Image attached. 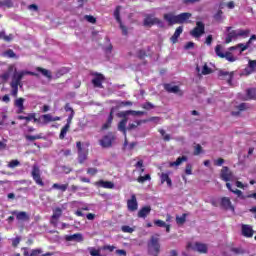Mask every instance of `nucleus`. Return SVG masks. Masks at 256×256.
I'll use <instances>...</instances> for the list:
<instances>
[{
  "mask_svg": "<svg viewBox=\"0 0 256 256\" xmlns=\"http://www.w3.org/2000/svg\"><path fill=\"white\" fill-rule=\"evenodd\" d=\"M37 71L39 72V73H42V75H44V77H48V78H50L51 77V72H49V70H47V69H43V68H37Z\"/></svg>",
  "mask_w": 256,
  "mask_h": 256,
  "instance_id": "obj_42",
  "label": "nucleus"
},
{
  "mask_svg": "<svg viewBox=\"0 0 256 256\" xmlns=\"http://www.w3.org/2000/svg\"><path fill=\"white\" fill-rule=\"evenodd\" d=\"M41 135H26L27 141H37V139H41Z\"/></svg>",
  "mask_w": 256,
  "mask_h": 256,
  "instance_id": "obj_45",
  "label": "nucleus"
},
{
  "mask_svg": "<svg viewBox=\"0 0 256 256\" xmlns=\"http://www.w3.org/2000/svg\"><path fill=\"white\" fill-rule=\"evenodd\" d=\"M251 35V30L249 29H236L232 30V27H226V38L225 43L229 45L232 41H237V39H247Z\"/></svg>",
  "mask_w": 256,
  "mask_h": 256,
  "instance_id": "obj_1",
  "label": "nucleus"
},
{
  "mask_svg": "<svg viewBox=\"0 0 256 256\" xmlns=\"http://www.w3.org/2000/svg\"><path fill=\"white\" fill-rule=\"evenodd\" d=\"M221 178L223 181H237V178L233 175V173L229 170L228 167L224 166L221 171Z\"/></svg>",
  "mask_w": 256,
  "mask_h": 256,
  "instance_id": "obj_11",
  "label": "nucleus"
},
{
  "mask_svg": "<svg viewBox=\"0 0 256 256\" xmlns=\"http://www.w3.org/2000/svg\"><path fill=\"white\" fill-rule=\"evenodd\" d=\"M148 251L152 253V255H159L161 251V244L159 243V235L152 236L150 241L148 242Z\"/></svg>",
  "mask_w": 256,
  "mask_h": 256,
  "instance_id": "obj_3",
  "label": "nucleus"
},
{
  "mask_svg": "<svg viewBox=\"0 0 256 256\" xmlns=\"http://www.w3.org/2000/svg\"><path fill=\"white\" fill-rule=\"evenodd\" d=\"M161 183H167L168 187H171L173 185V182L171 181V178H169V174L167 173H162L160 176Z\"/></svg>",
  "mask_w": 256,
  "mask_h": 256,
  "instance_id": "obj_31",
  "label": "nucleus"
},
{
  "mask_svg": "<svg viewBox=\"0 0 256 256\" xmlns=\"http://www.w3.org/2000/svg\"><path fill=\"white\" fill-rule=\"evenodd\" d=\"M8 167L10 169H15V167H19V161L18 160L10 161V163L8 164Z\"/></svg>",
  "mask_w": 256,
  "mask_h": 256,
  "instance_id": "obj_46",
  "label": "nucleus"
},
{
  "mask_svg": "<svg viewBox=\"0 0 256 256\" xmlns=\"http://www.w3.org/2000/svg\"><path fill=\"white\" fill-rule=\"evenodd\" d=\"M202 75H209L211 74V68H209V66H207V64H204L203 68H202Z\"/></svg>",
  "mask_w": 256,
  "mask_h": 256,
  "instance_id": "obj_43",
  "label": "nucleus"
},
{
  "mask_svg": "<svg viewBox=\"0 0 256 256\" xmlns=\"http://www.w3.org/2000/svg\"><path fill=\"white\" fill-rule=\"evenodd\" d=\"M97 172H98V170H97V168H88L87 169V174L88 175H97Z\"/></svg>",
  "mask_w": 256,
  "mask_h": 256,
  "instance_id": "obj_58",
  "label": "nucleus"
},
{
  "mask_svg": "<svg viewBox=\"0 0 256 256\" xmlns=\"http://www.w3.org/2000/svg\"><path fill=\"white\" fill-rule=\"evenodd\" d=\"M73 117H75V112L70 113V115L67 118V123L68 127H71V122L73 121Z\"/></svg>",
  "mask_w": 256,
  "mask_h": 256,
  "instance_id": "obj_51",
  "label": "nucleus"
},
{
  "mask_svg": "<svg viewBox=\"0 0 256 256\" xmlns=\"http://www.w3.org/2000/svg\"><path fill=\"white\" fill-rule=\"evenodd\" d=\"M32 178L35 181L36 185H40V187H43L45 183L41 179V170H39V166L34 165L32 168Z\"/></svg>",
  "mask_w": 256,
  "mask_h": 256,
  "instance_id": "obj_9",
  "label": "nucleus"
},
{
  "mask_svg": "<svg viewBox=\"0 0 256 256\" xmlns=\"http://www.w3.org/2000/svg\"><path fill=\"white\" fill-rule=\"evenodd\" d=\"M25 75H35V72L31 71H15L12 77V82H11V95L13 97H17V93L19 92V85H21V80Z\"/></svg>",
  "mask_w": 256,
  "mask_h": 256,
  "instance_id": "obj_2",
  "label": "nucleus"
},
{
  "mask_svg": "<svg viewBox=\"0 0 256 256\" xmlns=\"http://www.w3.org/2000/svg\"><path fill=\"white\" fill-rule=\"evenodd\" d=\"M21 243V237L17 236L16 238L12 239V245L13 247H17Z\"/></svg>",
  "mask_w": 256,
  "mask_h": 256,
  "instance_id": "obj_57",
  "label": "nucleus"
},
{
  "mask_svg": "<svg viewBox=\"0 0 256 256\" xmlns=\"http://www.w3.org/2000/svg\"><path fill=\"white\" fill-rule=\"evenodd\" d=\"M235 185L238 189H245L246 187H249L248 184H243L241 181H236Z\"/></svg>",
  "mask_w": 256,
  "mask_h": 256,
  "instance_id": "obj_55",
  "label": "nucleus"
},
{
  "mask_svg": "<svg viewBox=\"0 0 256 256\" xmlns=\"http://www.w3.org/2000/svg\"><path fill=\"white\" fill-rule=\"evenodd\" d=\"M111 123H113V111L110 112L108 122L102 126V129H109V127H111Z\"/></svg>",
  "mask_w": 256,
  "mask_h": 256,
  "instance_id": "obj_39",
  "label": "nucleus"
},
{
  "mask_svg": "<svg viewBox=\"0 0 256 256\" xmlns=\"http://www.w3.org/2000/svg\"><path fill=\"white\" fill-rule=\"evenodd\" d=\"M84 19H86V21H88V23H96V19L95 17L91 16V15H86L84 16Z\"/></svg>",
  "mask_w": 256,
  "mask_h": 256,
  "instance_id": "obj_53",
  "label": "nucleus"
},
{
  "mask_svg": "<svg viewBox=\"0 0 256 256\" xmlns=\"http://www.w3.org/2000/svg\"><path fill=\"white\" fill-rule=\"evenodd\" d=\"M205 33V24L203 22L198 21L196 22V27L190 32V35L192 37H195L196 39H199L201 35Z\"/></svg>",
  "mask_w": 256,
  "mask_h": 256,
  "instance_id": "obj_7",
  "label": "nucleus"
},
{
  "mask_svg": "<svg viewBox=\"0 0 256 256\" xmlns=\"http://www.w3.org/2000/svg\"><path fill=\"white\" fill-rule=\"evenodd\" d=\"M219 77H225L229 85H231V79H233V75L229 74V72L220 71Z\"/></svg>",
  "mask_w": 256,
  "mask_h": 256,
  "instance_id": "obj_37",
  "label": "nucleus"
},
{
  "mask_svg": "<svg viewBox=\"0 0 256 256\" xmlns=\"http://www.w3.org/2000/svg\"><path fill=\"white\" fill-rule=\"evenodd\" d=\"M193 47H195V43L193 42H188L186 43V45L184 46V49H193Z\"/></svg>",
  "mask_w": 256,
  "mask_h": 256,
  "instance_id": "obj_64",
  "label": "nucleus"
},
{
  "mask_svg": "<svg viewBox=\"0 0 256 256\" xmlns=\"http://www.w3.org/2000/svg\"><path fill=\"white\" fill-rule=\"evenodd\" d=\"M96 185H98V187H103V189H113L115 187V184H113V182L104 180L98 181Z\"/></svg>",
  "mask_w": 256,
  "mask_h": 256,
  "instance_id": "obj_21",
  "label": "nucleus"
},
{
  "mask_svg": "<svg viewBox=\"0 0 256 256\" xmlns=\"http://www.w3.org/2000/svg\"><path fill=\"white\" fill-rule=\"evenodd\" d=\"M102 249H103V251H110V253H111V252L115 251V246L105 245L102 247ZM88 251L91 256H105V255H101V248L96 249L95 247H90V248H88Z\"/></svg>",
  "mask_w": 256,
  "mask_h": 256,
  "instance_id": "obj_6",
  "label": "nucleus"
},
{
  "mask_svg": "<svg viewBox=\"0 0 256 256\" xmlns=\"http://www.w3.org/2000/svg\"><path fill=\"white\" fill-rule=\"evenodd\" d=\"M188 19H191V13H181L177 15V23H187Z\"/></svg>",
  "mask_w": 256,
  "mask_h": 256,
  "instance_id": "obj_23",
  "label": "nucleus"
},
{
  "mask_svg": "<svg viewBox=\"0 0 256 256\" xmlns=\"http://www.w3.org/2000/svg\"><path fill=\"white\" fill-rule=\"evenodd\" d=\"M121 229L123 233H133V231H135V229L130 226H122Z\"/></svg>",
  "mask_w": 256,
  "mask_h": 256,
  "instance_id": "obj_48",
  "label": "nucleus"
},
{
  "mask_svg": "<svg viewBox=\"0 0 256 256\" xmlns=\"http://www.w3.org/2000/svg\"><path fill=\"white\" fill-rule=\"evenodd\" d=\"M221 205L224 207V209H228L230 211H235V207H233V204H231V199L227 197H223L221 199Z\"/></svg>",
  "mask_w": 256,
  "mask_h": 256,
  "instance_id": "obj_19",
  "label": "nucleus"
},
{
  "mask_svg": "<svg viewBox=\"0 0 256 256\" xmlns=\"http://www.w3.org/2000/svg\"><path fill=\"white\" fill-rule=\"evenodd\" d=\"M23 103H25V99L23 98H18L15 101V107L19 109V113H23V110L25 109V107L23 106Z\"/></svg>",
  "mask_w": 256,
  "mask_h": 256,
  "instance_id": "obj_34",
  "label": "nucleus"
},
{
  "mask_svg": "<svg viewBox=\"0 0 256 256\" xmlns=\"http://www.w3.org/2000/svg\"><path fill=\"white\" fill-rule=\"evenodd\" d=\"M41 253H43V250L41 248L33 249L30 251V256L41 255Z\"/></svg>",
  "mask_w": 256,
  "mask_h": 256,
  "instance_id": "obj_44",
  "label": "nucleus"
},
{
  "mask_svg": "<svg viewBox=\"0 0 256 256\" xmlns=\"http://www.w3.org/2000/svg\"><path fill=\"white\" fill-rule=\"evenodd\" d=\"M138 183H145V181H151V175L146 174L145 176H140L137 179Z\"/></svg>",
  "mask_w": 256,
  "mask_h": 256,
  "instance_id": "obj_41",
  "label": "nucleus"
},
{
  "mask_svg": "<svg viewBox=\"0 0 256 256\" xmlns=\"http://www.w3.org/2000/svg\"><path fill=\"white\" fill-rule=\"evenodd\" d=\"M3 39L4 41H13V34H9L8 36L5 35V32H4V36H3Z\"/></svg>",
  "mask_w": 256,
  "mask_h": 256,
  "instance_id": "obj_63",
  "label": "nucleus"
},
{
  "mask_svg": "<svg viewBox=\"0 0 256 256\" xmlns=\"http://www.w3.org/2000/svg\"><path fill=\"white\" fill-rule=\"evenodd\" d=\"M1 7H12L11 0H4L0 2Z\"/></svg>",
  "mask_w": 256,
  "mask_h": 256,
  "instance_id": "obj_56",
  "label": "nucleus"
},
{
  "mask_svg": "<svg viewBox=\"0 0 256 256\" xmlns=\"http://www.w3.org/2000/svg\"><path fill=\"white\" fill-rule=\"evenodd\" d=\"M103 79V75L96 74L92 79V84L94 85V87H98L99 89H101V87H103Z\"/></svg>",
  "mask_w": 256,
  "mask_h": 256,
  "instance_id": "obj_18",
  "label": "nucleus"
},
{
  "mask_svg": "<svg viewBox=\"0 0 256 256\" xmlns=\"http://www.w3.org/2000/svg\"><path fill=\"white\" fill-rule=\"evenodd\" d=\"M183 161H187L186 156H182V157L177 158L176 161L170 162L169 165H170V167H179V165H181V163H183Z\"/></svg>",
  "mask_w": 256,
  "mask_h": 256,
  "instance_id": "obj_35",
  "label": "nucleus"
},
{
  "mask_svg": "<svg viewBox=\"0 0 256 256\" xmlns=\"http://www.w3.org/2000/svg\"><path fill=\"white\" fill-rule=\"evenodd\" d=\"M69 187V184H58L55 183L52 185V189H57L58 191H61L62 193H65Z\"/></svg>",
  "mask_w": 256,
  "mask_h": 256,
  "instance_id": "obj_29",
  "label": "nucleus"
},
{
  "mask_svg": "<svg viewBox=\"0 0 256 256\" xmlns=\"http://www.w3.org/2000/svg\"><path fill=\"white\" fill-rule=\"evenodd\" d=\"M164 89H166L168 93H179L181 95V90H179V86L173 84H165Z\"/></svg>",
  "mask_w": 256,
  "mask_h": 256,
  "instance_id": "obj_25",
  "label": "nucleus"
},
{
  "mask_svg": "<svg viewBox=\"0 0 256 256\" xmlns=\"http://www.w3.org/2000/svg\"><path fill=\"white\" fill-rule=\"evenodd\" d=\"M5 55H6V57L13 59V57H15V52L13 50H8L5 52Z\"/></svg>",
  "mask_w": 256,
  "mask_h": 256,
  "instance_id": "obj_60",
  "label": "nucleus"
},
{
  "mask_svg": "<svg viewBox=\"0 0 256 256\" xmlns=\"http://www.w3.org/2000/svg\"><path fill=\"white\" fill-rule=\"evenodd\" d=\"M154 224H156L157 227H166L167 226V223H165V221H163V220H155Z\"/></svg>",
  "mask_w": 256,
  "mask_h": 256,
  "instance_id": "obj_52",
  "label": "nucleus"
},
{
  "mask_svg": "<svg viewBox=\"0 0 256 256\" xmlns=\"http://www.w3.org/2000/svg\"><path fill=\"white\" fill-rule=\"evenodd\" d=\"M256 69V60H249L248 66L244 69V75H251L255 73Z\"/></svg>",
  "mask_w": 256,
  "mask_h": 256,
  "instance_id": "obj_16",
  "label": "nucleus"
},
{
  "mask_svg": "<svg viewBox=\"0 0 256 256\" xmlns=\"http://www.w3.org/2000/svg\"><path fill=\"white\" fill-rule=\"evenodd\" d=\"M62 215H63V210H62L61 208L57 207V208H55V209L53 210V215H52V217H51L50 222L52 223V225H53L54 227H57V223H58V221H59V218H60Z\"/></svg>",
  "mask_w": 256,
  "mask_h": 256,
  "instance_id": "obj_14",
  "label": "nucleus"
},
{
  "mask_svg": "<svg viewBox=\"0 0 256 256\" xmlns=\"http://www.w3.org/2000/svg\"><path fill=\"white\" fill-rule=\"evenodd\" d=\"M160 135H162L164 141H171V136L165 133V130H160Z\"/></svg>",
  "mask_w": 256,
  "mask_h": 256,
  "instance_id": "obj_49",
  "label": "nucleus"
},
{
  "mask_svg": "<svg viewBox=\"0 0 256 256\" xmlns=\"http://www.w3.org/2000/svg\"><path fill=\"white\" fill-rule=\"evenodd\" d=\"M78 149V161L79 163H85L87 160V149L81 147V142L76 143Z\"/></svg>",
  "mask_w": 256,
  "mask_h": 256,
  "instance_id": "obj_13",
  "label": "nucleus"
},
{
  "mask_svg": "<svg viewBox=\"0 0 256 256\" xmlns=\"http://www.w3.org/2000/svg\"><path fill=\"white\" fill-rule=\"evenodd\" d=\"M127 118H124L120 123L118 124V129L124 133V135H127Z\"/></svg>",
  "mask_w": 256,
  "mask_h": 256,
  "instance_id": "obj_32",
  "label": "nucleus"
},
{
  "mask_svg": "<svg viewBox=\"0 0 256 256\" xmlns=\"http://www.w3.org/2000/svg\"><path fill=\"white\" fill-rule=\"evenodd\" d=\"M187 219V214H183L182 216H177L176 217V223L177 225H183Z\"/></svg>",
  "mask_w": 256,
  "mask_h": 256,
  "instance_id": "obj_40",
  "label": "nucleus"
},
{
  "mask_svg": "<svg viewBox=\"0 0 256 256\" xmlns=\"http://www.w3.org/2000/svg\"><path fill=\"white\" fill-rule=\"evenodd\" d=\"M201 154V145H196L194 149V155H200Z\"/></svg>",
  "mask_w": 256,
  "mask_h": 256,
  "instance_id": "obj_62",
  "label": "nucleus"
},
{
  "mask_svg": "<svg viewBox=\"0 0 256 256\" xmlns=\"http://www.w3.org/2000/svg\"><path fill=\"white\" fill-rule=\"evenodd\" d=\"M249 99H256V88L248 89L245 100L249 101Z\"/></svg>",
  "mask_w": 256,
  "mask_h": 256,
  "instance_id": "obj_36",
  "label": "nucleus"
},
{
  "mask_svg": "<svg viewBox=\"0 0 256 256\" xmlns=\"http://www.w3.org/2000/svg\"><path fill=\"white\" fill-rule=\"evenodd\" d=\"M120 13H121V6H118V7H116V9L114 11V17H115L117 23H119L120 29H121L123 35H127V27H125L123 25V22L121 21Z\"/></svg>",
  "mask_w": 256,
  "mask_h": 256,
  "instance_id": "obj_12",
  "label": "nucleus"
},
{
  "mask_svg": "<svg viewBox=\"0 0 256 256\" xmlns=\"http://www.w3.org/2000/svg\"><path fill=\"white\" fill-rule=\"evenodd\" d=\"M181 33H183V27H182V26L178 27V28L175 30L173 36L170 38V41H171L173 44L177 43L179 37H181Z\"/></svg>",
  "mask_w": 256,
  "mask_h": 256,
  "instance_id": "obj_24",
  "label": "nucleus"
},
{
  "mask_svg": "<svg viewBox=\"0 0 256 256\" xmlns=\"http://www.w3.org/2000/svg\"><path fill=\"white\" fill-rule=\"evenodd\" d=\"M165 21L169 23V25H175L177 24V15H174L172 13H168L164 15Z\"/></svg>",
  "mask_w": 256,
  "mask_h": 256,
  "instance_id": "obj_22",
  "label": "nucleus"
},
{
  "mask_svg": "<svg viewBox=\"0 0 256 256\" xmlns=\"http://www.w3.org/2000/svg\"><path fill=\"white\" fill-rule=\"evenodd\" d=\"M186 249L188 251H197L198 253L205 254L207 251H209V246L201 242H190L187 244Z\"/></svg>",
  "mask_w": 256,
  "mask_h": 256,
  "instance_id": "obj_4",
  "label": "nucleus"
},
{
  "mask_svg": "<svg viewBox=\"0 0 256 256\" xmlns=\"http://www.w3.org/2000/svg\"><path fill=\"white\" fill-rule=\"evenodd\" d=\"M13 215H16L18 221H27L29 219L27 212H13Z\"/></svg>",
  "mask_w": 256,
  "mask_h": 256,
  "instance_id": "obj_30",
  "label": "nucleus"
},
{
  "mask_svg": "<svg viewBox=\"0 0 256 256\" xmlns=\"http://www.w3.org/2000/svg\"><path fill=\"white\" fill-rule=\"evenodd\" d=\"M215 53L218 57L221 59H225L226 61H230V63H233L236 61L235 56L229 51L223 52V46L217 45L215 48Z\"/></svg>",
  "mask_w": 256,
  "mask_h": 256,
  "instance_id": "obj_5",
  "label": "nucleus"
},
{
  "mask_svg": "<svg viewBox=\"0 0 256 256\" xmlns=\"http://www.w3.org/2000/svg\"><path fill=\"white\" fill-rule=\"evenodd\" d=\"M238 111H245L247 109L246 103H241L237 106Z\"/></svg>",
  "mask_w": 256,
  "mask_h": 256,
  "instance_id": "obj_61",
  "label": "nucleus"
},
{
  "mask_svg": "<svg viewBox=\"0 0 256 256\" xmlns=\"http://www.w3.org/2000/svg\"><path fill=\"white\" fill-rule=\"evenodd\" d=\"M127 207L129 211H137V197L135 194H132L131 199L127 201Z\"/></svg>",
  "mask_w": 256,
  "mask_h": 256,
  "instance_id": "obj_15",
  "label": "nucleus"
},
{
  "mask_svg": "<svg viewBox=\"0 0 256 256\" xmlns=\"http://www.w3.org/2000/svg\"><path fill=\"white\" fill-rule=\"evenodd\" d=\"M253 41H256V35H252L246 44L240 43L236 46L230 47L229 51H235L236 49H239V53H243V51H247V49H249V45L250 43H253Z\"/></svg>",
  "mask_w": 256,
  "mask_h": 256,
  "instance_id": "obj_8",
  "label": "nucleus"
},
{
  "mask_svg": "<svg viewBox=\"0 0 256 256\" xmlns=\"http://www.w3.org/2000/svg\"><path fill=\"white\" fill-rule=\"evenodd\" d=\"M66 241H77V243H81V241H83V235L81 233H76L66 236Z\"/></svg>",
  "mask_w": 256,
  "mask_h": 256,
  "instance_id": "obj_26",
  "label": "nucleus"
},
{
  "mask_svg": "<svg viewBox=\"0 0 256 256\" xmlns=\"http://www.w3.org/2000/svg\"><path fill=\"white\" fill-rule=\"evenodd\" d=\"M214 19L216 21H222L223 20V11L219 10L215 15Z\"/></svg>",
  "mask_w": 256,
  "mask_h": 256,
  "instance_id": "obj_47",
  "label": "nucleus"
},
{
  "mask_svg": "<svg viewBox=\"0 0 256 256\" xmlns=\"http://www.w3.org/2000/svg\"><path fill=\"white\" fill-rule=\"evenodd\" d=\"M136 167L138 169V171H140V174L143 173V171H145V169H143V160H140L136 163Z\"/></svg>",
  "mask_w": 256,
  "mask_h": 256,
  "instance_id": "obj_50",
  "label": "nucleus"
},
{
  "mask_svg": "<svg viewBox=\"0 0 256 256\" xmlns=\"http://www.w3.org/2000/svg\"><path fill=\"white\" fill-rule=\"evenodd\" d=\"M150 213H151V207L145 206L139 210L138 217H140L141 219H145V217H147V215H149Z\"/></svg>",
  "mask_w": 256,
  "mask_h": 256,
  "instance_id": "obj_27",
  "label": "nucleus"
},
{
  "mask_svg": "<svg viewBox=\"0 0 256 256\" xmlns=\"http://www.w3.org/2000/svg\"><path fill=\"white\" fill-rule=\"evenodd\" d=\"M153 25H158V27H164L163 21L158 18L147 16L144 19V27H153Z\"/></svg>",
  "mask_w": 256,
  "mask_h": 256,
  "instance_id": "obj_10",
  "label": "nucleus"
},
{
  "mask_svg": "<svg viewBox=\"0 0 256 256\" xmlns=\"http://www.w3.org/2000/svg\"><path fill=\"white\" fill-rule=\"evenodd\" d=\"M242 235L244 237H253V227L247 224L242 225Z\"/></svg>",
  "mask_w": 256,
  "mask_h": 256,
  "instance_id": "obj_20",
  "label": "nucleus"
},
{
  "mask_svg": "<svg viewBox=\"0 0 256 256\" xmlns=\"http://www.w3.org/2000/svg\"><path fill=\"white\" fill-rule=\"evenodd\" d=\"M71 126L69 125H65L62 129H61V132H60V135H59V138L60 139H65V136L67 135V132L69 131Z\"/></svg>",
  "mask_w": 256,
  "mask_h": 256,
  "instance_id": "obj_38",
  "label": "nucleus"
},
{
  "mask_svg": "<svg viewBox=\"0 0 256 256\" xmlns=\"http://www.w3.org/2000/svg\"><path fill=\"white\" fill-rule=\"evenodd\" d=\"M185 173H186V175L193 174V167L191 166V164L186 165Z\"/></svg>",
  "mask_w": 256,
  "mask_h": 256,
  "instance_id": "obj_54",
  "label": "nucleus"
},
{
  "mask_svg": "<svg viewBox=\"0 0 256 256\" xmlns=\"http://www.w3.org/2000/svg\"><path fill=\"white\" fill-rule=\"evenodd\" d=\"M126 115H144V112L141 111H127Z\"/></svg>",
  "mask_w": 256,
  "mask_h": 256,
  "instance_id": "obj_59",
  "label": "nucleus"
},
{
  "mask_svg": "<svg viewBox=\"0 0 256 256\" xmlns=\"http://www.w3.org/2000/svg\"><path fill=\"white\" fill-rule=\"evenodd\" d=\"M41 123H44V125H47V123L53 122V116L51 114H44L40 117Z\"/></svg>",
  "mask_w": 256,
  "mask_h": 256,
  "instance_id": "obj_33",
  "label": "nucleus"
},
{
  "mask_svg": "<svg viewBox=\"0 0 256 256\" xmlns=\"http://www.w3.org/2000/svg\"><path fill=\"white\" fill-rule=\"evenodd\" d=\"M113 143V135L108 134L103 137V139L100 140V145L102 147H111V144Z\"/></svg>",
  "mask_w": 256,
  "mask_h": 256,
  "instance_id": "obj_17",
  "label": "nucleus"
},
{
  "mask_svg": "<svg viewBox=\"0 0 256 256\" xmlns=\"http://www.w3.org/2000/svg\"><path fill=\"white\" fill-rule=\"evenodd\" d=\"M226 187L229 191H231V193H234V195H237V197H240L241 199H245V197H243V192L239 189H233V187L231 186V183H226Z\"/></svg>",
  "mask_w": 256,
  "mask_h": 256,
  "instance_id": "obj_28",
  "label": "nucleus"
}]
</instances>
